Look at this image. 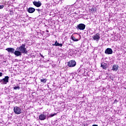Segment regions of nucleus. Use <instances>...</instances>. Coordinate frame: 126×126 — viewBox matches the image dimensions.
Segmentation results:
<instances>
[{
  "mask_svg": "<svg viewBox=\"0 0 126 126\" xmlns=\"http://www.w3.org/2000/svg\"><path fill=\"white\" fill-rule=\"evenodd\" d=\"M118 103V100L117 99H115L113 102V104H117Z\"/></svg>",
  "mask_w": 126,
  "mask_h": 126,
  "instance_id": "412c9836",
  "label": "nucleus"
},
{
  "mask_svg": "<svg viewBox=\"0 0 126 126\" xmlns=\"http://www.w3.org/2000/svg\"><path fill=\"white\" fill-rule=\"evenodd\" d=\"M68 65L69 67H73L76 65V62H75V61L74 60L70 61L68 62Z\"/></svg>",
  "mask_w": 126,
  "mask_h": 126,
  "instance_id": "20e7f679",
  "label": "nucleus"
},
{
  "mask_svg": "<svg viewBox=\"0 0 126 126\" xmlns=\"http://www.w3.org/2000/svg\"><path fill=\"white\" fill-rule=\"evenodd\" d=\"M71 39L74 41V42H77L78 41H79V39H76V38H75V37L73 35L71 36Z\"/></svg>",
  "mask_w": 126,
  "mask_h": 126,
  "instance_id": "4468645a",
  "label": "nucleus"
},
{
  "mask_svg": "<svg viewBox=\"0 0 126 126\" xmlns=\"http://www.w3.org/2000/svg\"><path fill=\"white\" fill-rule=\"evenodd\" d=\"M40 81L43 83H46V82H47V80L45 79H41Z\"/></svg>",
  "mask_w": 126,
  "mask_h": 126,
  "instance_id": "a211bd4d",
  "label": "nucleus"
},
{
  "mask_svg": "<svg viewBox=\"0 0 126 126\" xmlns=\"http://www.w3.org/2000/svg\"><path fill=\"white\" fill-rule=\"evenodd\" d=\"M53 46H56L58 47H63V44L62 43H59L58 42V41H56L55 44L53 45Z\"/></svg>",
  "mask_w": 126,
  "mask_h": 126,
  "instance_id": "f8f14e48",
  "label": "nucleus"
},
{
  "mask_svg": "<svg viewBox=\"0 0 126 126\" xmlns=\"http://www.w3.org/2000/svg\"><path fill=\"white\" fill-rule=\"evenodd\" d=\"M92 126H98V125H94Z\"/></svg>",
  "mask_w": 126,
  "mask_h": 126,
  "instance_id": "b1692460",
  "label": "nucleus"
},
{
  "mask_svg": "<svg viewBox=\"0 0 126 126\" xmlns=\"http://www.w3.org/2000/svg\"><path fill=\"white\" fill-rule=\"evenodd\" d=\"M28 12H29V13H33V12H34L35 11V8H33V7H30L28 8Z\"/></svg>",
  "mask_w": 126,
  "mask_h": 126,
  "instance_id": "9b49d317",
  "label": "nucleus"
},
{
  "mask_svg": "<svg viewBox=\"0 0 126 126\" xmlns=\"http://www.w3.org/2000/svg\"><path fill=\"white\" fill-rule=\"evenodd\" d=\"M3 7H4V5H0V9H2V8H3Z\"/></svg>",
  "mask_w": 126,
  "mask_h": 126,
  "instance_id": "aec40b11",
  "label": "nucleus"
},
{
  "mask_svg": "<svg viewBox=\"0 0 126 126\" xmlns=\"http://www.w3.org/2000/svg\"><path fill=\"white\" fill-rule=\"evenodd\" d=\"M100 38V33H96L93 36V38L94 41H96V42H99Z\"/></svg>",
  "mask_w": 126,
  "mask_h": 126,
  "instance_id": "7ed1b4c3",
  "label": "nucleus"
},
{
  "mask_svg": "<svg viewBox=\"0 0 126 126\" xmlns=\"http://www.w3.org/2000/svg\"><path fill=\"white\" fill-rule=\"evenodd\" d=\"M119 69V66L118 65L114 64L112 67V70L113 71H117Z\"/></svg>",
  "mask_w": 126,
  "mask_h": 126,
  "instance_id": "9d476101",
  "label": "nucleus"
},
{
  "mask_svg": "<svg viewBox=\"0 0 126 126\" xmlns=\"http://www.w3.org/2000/svg\"><path fill=\"white\" fill-rule=\"evenodd\" d=\"M79 37H80V35H79Z\"/></svg>",
  "mask_w": 126,
  "mask_h": 126,
  "instance_id": "a878e982",
  "label": "nucleus"
},
{
  "mask_svg": "<svg viewBox=\"0 0 126 126\" xmlns=\"http://www.w3.org/2000/svg\"><path fill=\"white\" fill-rule=\"evenodd\" d=\"M40 56L42 57V58H44V56L42 54H40Z\"/></svg>",
  "mask_w": 126,
  "mask_h": 126,
  "instance_id": "5701e85b",
  "label": "nucleus"
},
{
  "mask_svg": "<svg viewBox=\"0 0 126 126\" xmlns=\"http://www.w3.org/2000/svg\"><path fill=\"white\" fill-rule=\"evenodd\" d=\"M105 53L107 55H112L113 54V50L111 48H107L105 50Z\"/></svg>",
  "mask_w": 126,
  "mask_h": 126,
  "instance_id": "423d86ee",
  "label": "nucleus"
},
{
  "mask_svg": "<svg viewBox=\"0 0 126 126\" xmlns=\"http://www.w3.org/2000/svg\"><path fill=\"white\" fill-rule=\"evenodd\" d=\"M26 46V44H22L20 47L17 48V50L15 51L14 55L16 57H19V56H21L22 54H27L28 51L25 48Z\"/></svg>",
  "mask_w": 126,
  "mask_h": 126,
  "instance_id": "f257e3e1",
  "label": "nucleus"
},
{
  "mask_svg": "<svg viewBox=\"0 0 126 126\" xmlns=\"http://www.w3.org/2000/svg\"><path fill=\"white\" fill-rule=\"evenodd\" d=\"M85 25L84 24H80L77 26V29L78 30H84L85 29Z\"/></svg>",
  "mask_w": 126,
  "mask_h": 126,
  "instance_id": "39448f33",
  "label": "nucleus"
},
{
  "mask_svg": "<svg viewBox=\"0 0 126 126\" xmlns=\"http://www.w3.org/2000/svg\"><path fill=\"white\" fill-rule=\"evenodd\" d=\"M13 89L14 90H19V89H20V87L18 86L17 87H13Z\"/></svg>",
  "mask_w": 126,
  "mask_h": 126,
  "instance_id": "dca6fc26",
  "label": "nucleus"
},
{
  "mask_svg": "<svg viewBox=\"0 0 126 126\" xmlns=\"http://www.w3.org/2000/svg\"><path fill=\"white\" fill-rule=\"evenodd\" d=\"M101 67H102L103 69H107V63H101Z\"/></svg>",
  "mask_w": 126,
  "mask_h": 126,
  "instance_id": "ddd939ff",
  "label": "nucleus"
},
{
  "mask_svg": "<svg viewBox=\"0 0 126 126\" xmlns=\"http://www.w3.org/2000/svg\"><path fill=\"white\" fill-rule=\"evenodd\" d=\"M14 112L15 114H16L17 115H19V114H21V111H14Z\"/></svg>",
  "mask_w": 126,
  "mask_h": 126,
  "instance_id": "f3484780",
  "label": "nucleus"
},
{
  "mask_svg": "<svg viewBox=\"0 0 126 126\" xmlns=\"http://www.w3.org/2000/svg\"><path fill=\"white\" fill-rule=\"evenodd\" d=\"M8 79H9V77H8V76H5L4 78L2 79H0V83L3 85L7 84V83L8 82Z\"/></svg>",
  "mask_w": 126,
  "mask_h": 126,
  "instance_id": "f03ea898",
  "label": "nucleus"
},
{
  "mask_svg": "<svg viewBox=\"0 0 126 126\" xmlns=\"http://www.w3.org/2000/svg\"><path fill=\"white\" fill-rule=\"evenodd\" d=\"M2 75H3L2 72H0V77H1V76H2Z\"/></svg>",
  "mask_w": 126,
  "mask_h": 126,
  "instance_id": "4be33fe9",
  "label": "nucleus"
},
{
  "mask_svg": "<svg viewBox=\"0 0 126 126\" xmlns=\"http://www.w3.org/2000/svg\"><path fill=\"white\" fill-rule=\"evenodd\" d=\"M33 5H35V6H36V7H40L42 5V3L40 2V1H33Z\"/></svg>",
  "mask_w": 126,
  "mask_h": 126,
  "instance_id": "0eeeda50",
  "label": "nucleus"
},
{
  "mask_svg": "<svg viewBox=\"0 0 126 126\" xmlns=\"http://www.w3.org/2000/svg\"><path fill=\"white\" fill-rule=\"evenodd\" d=\"M14 111H20V108L17 106H15L14 108Z\"/></svg>",
  "mask_w": 126,
  "mask_h": 126,
  "instance_id": "2eb2a0df",
  "label": "nucleus"
},
{
  "mask_svg": "<svg viewBox=\"0 0 126 126\" xmlns=\"http://www.w3.org/2000/svg\"><path fill=\"white\" fill-rule=\"evenodd\" d=\"M39 119L40 121H44V120H46V115L41 114L39 116Z\"/></svg>",
  "mask_w": 126,
  "mask_h": 126,
  "instance_id": "1a4fd4ad",
  "label": "nucleus"
},
{
  "mask_svg": "<svg viewBox=\"0 0 126 126\" xmlns=\"http://www.w3.org/2000/svg\"><path fill=\"white\" fill-rule=\"evenodd\" d=\"M6 51H7L8 52L11 53V54H14V53H15V52H14L15 49L13 48H7L6 49Z\"/></svg>",
  "mask_w": 126,
  "mask_h": 126,
  "instance_id": "6e6552de",
  "label": "nucleus"
},
{
  "mask_svg": "<svg viewBox=\"0 0 126 126\" xmlns=\"http://www.w3.org/2000/svg\"><path fill=\"white\" fill-rule=\"evenodd\" d=\"M37 10H39V9H37Z\"/></svg>",
  "mask_w": 126,
  "mask_h": 126,
  "instance_id": "393cba45",
  "label": "nucleus"
},
{
  "mask_svg": "<svg viewBox=\"0 0 126 126\" xmlns=\"http://www.w3.org/2000/svg\"><path fill=\"white\" fill-rule=\"evenodd\" d=\"M56 115H57V113H54V114H51L49 117H50V118H52L55 116H56Z\"/></svg>",
  "mask_w": 126,
  "mask_h": 126,
  "instance_id": "6ab92c4d",
  "label": "nucleus"
}]
</instances>
